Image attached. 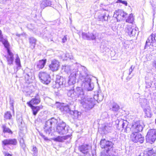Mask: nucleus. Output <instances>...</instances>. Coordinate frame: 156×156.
<instances>
[{
  "label": "nucleus",
  "mask_w": 156,
  "mask_h": 156,
  "mask_svg": "<svg viewBox=\"0 0 156 156\" xmlns=\"http://www.w3.org/2000/svg\"><path fill=\"white\" fill-rule=\"evenodd\" d=\"M127 15V14L122 10H119L115 12L113 17L115 18L117 20V21H118V19L120 18V16L123 18H125Z\"/></svg>",
  "instance_id": "obj_15"
},
{
  "label": "nucleus",
  "mask_w": 156,
  "mask_h": 156,
  "mask_svg": "<svg viewBox=\"0 0 156 156\" xmlns=\"http://www.w3.org/2000/svg\"><path fill=\"white\" fill-rule=\"evenodd\" d=\"M143 128V125L140 122H137L132 125V132L139 133L141 131Z\"/></svg>",
  "instance_id": "obj_8"
},
{
  "label": "nucleus",
  "mask_w": 156,
  "mask_h": 156,
  "mask_svg": "<svg viewBox=\"0 0 156 156\" xmlns=\"http://www.w3.org/2000/svg\"><path fill=\"white\" fill-rule=\"evenodd\" d=\"M8 55L6 57L8 64L9 65L12 64L13 61V54L9 49H8Z\"/></svg>",
  "instance_id": "obj_16"
},
{
  "label": "nucleus",
  "mask_w": 156,
  "mask_h": 156,
  "mask_svg": "<svg viewBox=\"0 0 156 156\" xmlns=\"http://www.w3.org/2000/svg\"><path fill=\"white\" fill-rule=\"evenodd\" d=\"M3 42V44L4 45L5 47L7 48V51H8V49H9V44L8 42V41L6 40H4V41L2 40V41Z\"/></svg>",
  "instance_id": "obj_44"
},
{
  "label": "nucleus",
  "mask_w": 156,
  "mask_h": 156,
  "mask_svg": "<svg viewBox=\"0 0 156 156\" xmlns=\"http://www.w3.org/2000/svg\"><path fill=\"white\" fill-rule=\"evenodd\" d=\"M33 87L32 86L25 87L23 89V91L27 95H30L33 91Z\"/></svg>",
  "instance_id": "obj_23"
},
{
  "label": "nucleus",
  "mask_w": 156,
  "mask_h": 156,
  "mask_svg": "<svg viewBox=\"0 0 156 156\" xmlns=\"http://www.w3.org/2000/svg\"><path fill=\"white\" fill-rule=\"evenodd\" d=\"M20 145L23 149H24L26 145L24 143V141L23 138H21L20 140Z\"/></svg>",
  "instance_id": "obj_43"
},
{
  "label": "nucleus",
  "mask_w": 156,
  "mask_h": 156,
  "mask_svg": "<svg viewBox=\"0 0 156 156\" xmlns=\"http://www.w3.org/2000/svg\"><path fill=\"white\" fill-rule=\"evenodd\" d=\"M33 151H34V155H35L37 152V148L35 147H33Z\"/></svg>",
  "instance_id": "obj_49"
},
{
  "label": "nucleus",
  "mask_w": 156,
  "mask_h": 156,
  "mask_svg": "<svg viewBox=\"0 0 156 156\" xmlns=\"http://www.w3.org/2000/svg\"><path fill=\"white\" fill-rule=\"evenodd\" d=\"M116 126L117 128L120 129V127L123 128H125V125L127 124V122L126 120H123L122 119H118L115 121Z\"/></svg>",
  "instance_id": "obj_17"
},
{
  "label": "nucleus",
  "mask_w": 156,
  "mask_h": 156,
  "mask_svg": "<svg viewBox=\"0 0 156 156\" xmlns=\"http://www.w3.org/2000/svg\"><path fill=\"white\" fill-rule=\"evenodd\" d=\"M101 48H102L103 49V50L105 51L108 48L106 45H101Z\"/></svg>",
  "instance_id": "obj_50"
},
{
  "label": "nucleus",
  "mask_w": 156,
  "mask_h": 156,
  "mask_svg": "<svg viewBox=\"0 0 156 156\" xmlns=\"http://www.w3.org/2000/svg\"><path fill=\"white\" fill-rule=\"evenodd\" d=\"M30 106L32 109L33 114L34 115H36L37 112L39 111L40 107L39 106H34L32 105H30Z\"/></svg>",
  "instance_id": "obj_27"
},
{
  "label": "nucleus",
  "mask_w": 156,
  "mask_h": 156,
  "mask_svg": "<svg viewBox=\"0 0 156 156\" xmlns=\"http://www.w3.org/2000/svg\"><path fill=\"white\" fill-rule=\"evenodd\" d=\"M67 37L66 36H65L62 39V42L63 43H65L67 41Z\"/></svg>",
  "instance_id": "obj_52"
},
{
  "label": "nucleus",
  "mask_w": 156,
  "mask_h": 156,
  "mask_svg": "<svg viewBox=\"0 0 156 156\" xmlns=\"http://www.w3.org/2000/svg\"><path fill=\"white\" fill-rule=\"evenodd\" d=\"M95 100V101H97L98 102L102 101L103 99V95L101 93H99L97 95H95L93 98Z\"/></svg>",
  "instance_id": "obj_26"
},
{
  "label": "nucleus",
  "mask_w": 156,
  "mask_h": 156,
  "mask_svg": "<svg viewBox=\"0 0 156 156\" xmlns=\"http://www.w3.org/2000/svg\"><path fill=\"white\" fill-rule=\"evenodd\" d=\"M109 151L110 153L108 152V153H107V155L103 153H101V156H116L114 154V152H113L111 151Z\"/></svg>",
  "instance_id": "obj_39"
},
{
  "label": "nucleus",
  "mask_w": 156,
  "mask_h": 156,
  "mask_svg": "<svg viewBox=\"0 0 156 156\" xmlns=\"http://www.w3.org/2000/svg\"><path fill=\"white\" fill-rule=\"evenodd\" d=\"M75 68L72 70L71 73L69 76V79L68 81V84L72 85L76 83V78H78L83 82L84 89L87 91H91L94 88L93 84L91 83V76L89 75L86 68L79 64L76 63Z\"/></svg>",
  "instance_id": "obj_1"
},
{
  "label": "nucleus",
  "mask_w": 156,
  "mask_h": 156,
  "mask_svg": "<svg viewBox=\"0 0 156 156\" xmlns=\"http://www.w3.org/2000/svg\"><path fill=\"white\" fill-rule=\"evenodd\" d=\"M122 3L125 5L126 6L127 5V3L126 1H122Z\"/></svg>",
  "instance_id": "obj_55"
},
{
  "label": "nucleus",
  "mask_w": 156,
  "mask_h": 156,
  "mask_svg": "<svg viewBox=\"0 0 156 156\" xmlns=\"http://www.w3.org/2000/svg\"><path fill=\"white\" fill-rule=\"evenodd\" d=\"M2 144L4 146L7 145H16L17 143V141L15 139H5L2 141Z\"/></svg>",
  "instance_id": "obj_14"
},
{
  "label": "nucleus",
  "mask_w": 156,
  "mask_h": 156,
  "mask_svg": "<svg viewBox=\"0 0 156 156\" xmlns=\"http://www.w3.org/2000/svg\"><path fill=\"white\" fill-rule=\"evenodd\" d=\"M133 17L132 14H130L128 18L126 20V22L129 23H132L133 21Z\"/></svg>",
  "instance_id": "obj_34"
},
{
  "label": "nucleus",
  "mask_w": 156,
  "mask_h": 156,
  "mask_svg": "<svg viewBox=\"0 0 156 156\" xmlns=\"http://www.w3.org/2000/svg\"><path fill=\"white\" fill-rule=\"evenodd\" d=\"M153 64V66L156 69V60L154 61Z\"/></svg>",
  "instance_id": "obj_57"
},
{
  "label": "nucleus",
  "mask_w": 156,
  "mask_h": 156,
  "mask_svg": "<svg viewBox=\"0 0 156 156\" xmlns=\"http://www.w3.org/2000/svg\"><path fill=\"white\" fill-rule=\"evenodd\" d=\"M150 87H151V86L150 85L147 86H146V88H148Z\"/></svg>",
  "instance_id": "obj_61"
},
{
  "label": "nucleus",
  "mask_w": 156,
  "mask_h": 156,
  "mask_svg": "<svg viewBox=\"0 0 156 156\" xmlns=\"http://www.w3.org/2000/svg\"><path fill=\"white\" fill-rule=\"evenodd\" d=\"M60 66L59 62L58 61L54 59L51 60V63L49 65V67L50 69L52 71H57Z\"/></svg>",
  "instance_id": "obj_9"
},
{
  "label": "nucleus",
  "mask_w": 156,
  "mask_h": 156,
  "mask_svg": "<svg viewBox=\"0 0 156 156\" xmlns=\"http://www.w3.org/2000/svg\"><path fill=\"white\" fill-rule=\"evenodd\" d=\"M92 156H96V154H94L93 153H92Z\"/></svg>",
  "instance_id": "obj_60"
},
{
  "label": "nucleus",
  "mask_w": 156,
  "mask_h": 156,
  "mask_svg": "<svg viewBox=\"0 0 156 156\" xmlns=\"http://www.w3.org/2000/svg\"><path fill=\"white\" fill-rule=\"evenodd\" d=\"M74 92L73 90L71 89V90H69L67 93L68 96L69 97H73L74 94Z\"/></svg>",
  "instance_id": "obj_48"
},
{
  "label": "nucleus",
  "mask_w": 156,
  "mask_h": 156,
  "mask_svg": "<svg viewBox=\"0 0 156 156\" xmlns=\"http://www.w3.org/2000/svg\"><path fill=\"white\" fill-rule=\"evenodd\" d=\"M89 32L88 33H86L85 32H83L82 33V38L84 39H87L89 40Z\"/></svg>",
  "instance_id": "obj_42"
},
{
  "label": "nucleus",
  "mask_w": 156,
  "mask_h": 156,
  "mask_svg": "<svg viewBox=\"0 0 156 156\" xmlns=\"http://www.w3.org/2000/svg\"><path fill=\"white\" fill-rule=\"evenodd\" d=\"M75 92L79 99L80 103L85 108L86 111L89 110L93 108L96 104L95 100L93 98H86L82 88L77 87Z\"/></svg>",
  "instance_id": "obj_2"
},
{
  "label": "nucleus",
  "mask_w": 156,
  "mask_h": 156,
  "mask_svg": "<svg viewBox=\"0 0 156 156\" xmlns=\"http://www.w3.org/2000/svg\"><path fill=\"white\" fill-rule=\"evenodd\" d=\"M59 108L62 111L68 112L69 111V106L64 104L61 105L59 106Z\"/></svg>",
  "instance_id": "obj_29"
},
{
  "label": "nucleus",
  "mask_w": 156,
  "mask_h": 156,
  "mask_svg": "<svg viewBox=\"0 0 156 156\" xmlns=\"http://www.w3.org/2000/svg\"><path fill=\"white\" fill-rule=\"evenodd\" d=\"M156 41V35L154 34H151L148 38L146 41L145 48H147L150 45H153L154 43Z\"/></svg>",
  "instance_id": "obj_10"
},
{
  "label": "nucleus",
  "mask_w": 156,
  "mask_h": 156,
  "mask_svg": "<svg viewBox=\"0 0 156 156\" xmlns=\"http://www.w3.org/2000/svg\"><path fill=\"white\" fill-rule=\"evenodd\" d=\"M71 68L72 67L69 66H65L64 69L65 72H66L67 73H68L70 71Z\"/></svg>",
  "instance_id": "obj_46"
},
{
  "label": "nucleus",
  "mask_w": 156,
  "mask_h": 156,
  "mask_svg": "<svg viewBox=\"0 0 156 156\" xmlns=\"http://www.w3.org/2000/svg\"><path fill=\"white\" fill-rule=\"evenodd\" d=\"M5 156H12V155L6 152L4 153Z\"/></svg>",
  "instance_id": "obj_54"
},
{
  "label": "nucleus",
  "mask_w": 156,
  "mask_h": 156,
  "mask_svg": "<svg viewBox=\"0 0 156 156\" xmlns=\"http://www.w3.org/2000/svg\"><path fill=\"white\" fill-rule=\"evenodd\" d=\"M143 110L145 114V116L147 117L150 118L151 116V112L150 106L143 108Z\"/></svg>",
  "instance_id": "obj_25"
},
{
  "label": "nucleus",
  "mask_w": 156,
  "mask_h": 156,
  "mask_svg": "<svg viewBox=\"0 0 156 156\" xmlns=\"http://www.w3.org/2000/svg\"><path fill=\"white\" fill-rule=\"evenodd\" d=\"M139 103L143 109L147 108V107L150 106L147 100L145 98H140Z\"/></svg>",
  "instance_id": "obj_19"
},
{
  "label": "nucleus",
  "mask_w": 156,
  "mask_h": 156,
  "mask_svg": "<svg viewBox=\"0 0 156 156\" xmlns=\"http://www.w3.org/2000/svg\"><path fill=\"white\" fill-rule=\"evenodd\" d=\"M108 18H110V17L109 16L108 12L107 11L98 16L99 20L102 21H108Z\"/></svg>",
  "instance_id": "obj_20"
},
{
  "label": "nucleus",
  "mask_w": 156,
  "mask_h": 156,
  "mask_svg": "<svg viewBox=\"0 0 156 156\" xmlns=\"http://www.w3.org/2000/svg\"><path fill=\"white\" fill-rule=\"evenodd\" d=\"M138 156H146L145 153L144 152L141 153L140 154V155H138Z\"/></svg>",
  "instance_id": "obj_56"
},
{
  "label": "nucleus",
  "mask_w": 156,
  "mask_h": 156,
  "mask_svg": "<svg viewBox=\"0 0 156 156\" xmlns=\"http://www.w3.org/2000/svg\"><path fill=\"white\" fill-rule=\"evenodd\" d=\"M72 112L73 113H71V114L73 115L74 117L73 118L74 119H76L78 118L79 115V112L77 111H73Z\"/></svg>",
  "instance_id": "obj_40"
},
{
  "label": "nucleus",
  "mask_w": 156,
  "mask_h": 156,
  "mask_svg": "<svg viewBox=\"0 0 156 156\" xmlns=\"http://www.w3.org/2000/svg\"><path fill=\"white\" fill-rule=\"evenodd\" d=\"M16 35L17 36H18L19 37H20V34H16Z\"/></svg>",
  "instance_id": "obj_62"
},
{
  "label": "nucleus",
  "mask_w": 156,
  "mask_h": 156,
  "mask_svg": "<svg viewBox=\"0 0 156 156\" xmlns=\"http://www.w3.org/2000/svg\"><path fill=\"white\" fill-rule=\"evenodd\" d=\"M91 148L90 146L85 144L79 147V149L84 154H87L89 150Z\"/></svg>",
  "instance_id": "obj_18"
},
{
  "label": "nucleus",
  "mask_w": 156,
  "mask_h": 156,
  "mask_svg": "<svg viewBox=\"0 0 156 156\" xmlns=\"http://www.w3.org/2000/svg\"><path fill=\"white\" fill-rule=\"evenodd\" d=\"M122 0H117V1L116 2L117 3L119 2V3H122Z\"/></svg>",
  "instance_id": "obj_59"
},
{
  "label": "nucleus",
  "mask_w": 156,
  "mask_h": 156,
  "mask_svg": "<svg viewBox=\"0 0 156 156\" xmlns=\"http://www.w3.org/2000/svg\"><path fill=\"white\" fill-rule=\"evenodd\" d=\"M41 136H42L44 138V140H48V138L47 137H46L45 136L43 135H41Z\"/></svg>",
  "instance_id": "obj_58"
},
{
  "label": "nucleus",
  "mask_w": 156,
  "mask_h": 156,
  "mask_svg": "<svg viewBox=\"0 0 156 156\" xmlns=\"http://www.w3.org/2000/svg\"><path fill=\"white\" fill-rule=\"evenodd\" d=\"M89 40H94L96 39V36L92 33H89Z\"/></svg>",
  "instance_id": "obj_45"
},
{
  "label": "nucleus",
  "mask_w": 156,
  "mask_h": 156,
  "mask_svg": "<svg viewBox=\"0 0 156 156\" xmlns=\"http://www.w3.org/2000/svg\"><path fill=\"white\" fill-rule=\"evenodd\" d=\"M100 144L101 148L105 149L107 153L111 151L113 145L112 142L107 141L105 139L101 140Z\"/></svg>",
  "instance_id": "obj_4"
},
{
  "label": "nucleus",
  "mask_w": 156,
  "mask_h": 156,
  "mask_svg": "<svg viewBox=\"0 0 156 156\" xmlns=\"http://www.w3.org/2000/svg\"><path fill=\"white\" fill-rule=\"evenodd\" d=\"M46 59L40 60L37 63V67L39 69H43L46 63Z\"/></svg>",
  "instance_id": "obj_22"
},
{
  "label": "nucleus",
  "mask_w": 156,
  "mask_h": 156,
  "mask_svg": "<svg viewBox=\"0 0 156 156\" xmlns=\"http://www.w3.org/2000/svg\"><path fill=\"white\" fill-rule=\"evenodd\" d=\"M70 137V136L67 135L66 136H58L56 138H54L53 139V140L55 141L60 142H62L64 141V140L68 139V138Z\"/></svg>",
  "instance_id": "obj_21"
},
{
  "label": "nucleus",
  "mask_w": 156,
  "mask_h": 156,
  "mask_svg": "<svg viewBox=\"0 0 156 156\" xmlns=\"http://www.w3.org/2000/svg\"><path fill=\"white\" fill-rule=\"evenodd\" d=\"M61 121L59 119H56L54 118H52L46 121V125L49 127H51L52 126H54L56 125H57L58 124L59 122H60Z\"/></svg>",
  "instance_id": "obj_12"
},
{
  "label": "nucleus",
  "mask_w": 156,
  "mask_h": 156,
  "mask_svg": "<svg viewBox=\"0 0 156 156\" xmlns=\"http://www.w3.org/2000/svg\"><path fill=\"white\" fill-rule=\"evenodd\" d=\"M39 76L41 82L44 84H48L51 81V78L49 75L45 72H40Z\"/></svg>",
  "instance_id": "obj_7"
},
{
  "label": "nucleus",
  "mask_w": 156,
  "mask_h": 156,
  "mask_svg": "<svg viewBox=\"0 0 156 156\" xmlns=\"http://www.w3.org/2000/svg\"><path fill=\"white\" fill-rule=\"evenodd\" d=\"M125 126H126L125 129V132L126 133H129L130 131L132 132V125L130 124H128L127 122V124L125 125Z\"/></svg>",
  "instance_id": "obj_32"
},
{
  "label": "nucleus",
  "mask_w": 156,
  "mask_h": 156,
  "mask_svg": "<svg viewBox=\"0 0 156 156\" xmlns=\"http://www.w3.org/2000/svg\"><path fill=\"white\" fill-rule=\"evenodd\" d=\"M62 58H64V59L67 60L68 58L70 59H73V57L71 53H66V54H63L62 56Z\"/></svg>",
  "instance_id": "obj_30"
},
{
  "label": "nucleus",
  "mask_w": 156,
  "mask_h": 156,
  "mask_svg": "<svg viewBox=\"0 0 156 156\" xmlns=\"http://www.w3.org/2000/svg\"><path fill=\"white\" fill-rule=\"evenodd\" d=\"M40 100L39 98H36L32 99L30 102L27 103L29 106H30V105L37 104L39 103Z\"/></svg>",
  "instance_id": "obj_28"
},
{
  "label": "nucleus",
  "mask_w": 156,
  "mask_h": 156,
  "mask_svg": "<svg viewBox=\"0 0 156 156\" xmlns=\"http://www.w3.org/2000/svg\"><path fill=\"white\" fill-rule=\"evenodd\" d=\"M119 109V106L116 103H114L112 104V110L113 111L117 112Z\"/></svg>",
  "instance_id": "obj_33"
},
{
  "label": "nucleus",
  "mask_w": 156,
  "mask_h": 156,
  "mask_svg": "<svg viewBox=\"0 0 156 156\" xmlns=\"http://www.w3.org/2000/svg\"><path fill=\"white\" fill-rule=\"evenodd\" d=\"M125 31L130 36H133L136 34L137 32L136 29L132 28V27L131 25L126 26L125 28Z\"/></svg>",
  "instance_id": "obj_13"
},
{
  "label": "nucleus",
  "mask_w": 156,
  "mask_h": 156,
  "mask_svg": "<svg viewBox=\"0 0 156 156\" xmlns=\"http://www.w3.org/2000/svg\"><path fill=\"white\" fill-rule=\"evenodd\" d=\"M130 139L134 143H142L144 142V137L139 133L132 132L130 135Z\"/></svg>",
  "instance_id": "obj_5"
},
{
  "label": "nucleus",
  "mask_w": 156,
  "mask_h": 156,
  "mask_svg": "<svg viewBox=\"0 0 156 156\" xmlns=\"http://www.w3.org/2000/svg\"><path fill=\"white\" fill-rule=\"evenodd\" d=\"M12 116L9 112H7L5 114L4 117L6 119H10Z\"/></svg>",
  "instance_id": "obj_41"
},
{
  "label": "nucleus",
  "mask_w": 156,
  "mask_h": 156,
  "mask_svg": "<svg viewBox=\"0 0 156 156\" xmlns=\"http://www.w3.org/2000/svg\"><path fill=\"white\" fill-rule=\"evenodd\" d=\"M156 139V130L151 129L149 130L146 136V140L147 142L152 144Z\"/></svg>",
  "instance_id": "obj_6"
},
{
  "label": "nucleus",
  "mask_w": 156,
  "mask_h": 156,
  "mask_svg": "<svg viewBox=\"0 0 156 156\" xmlns=\"http://www.w3.org/2000/svg\"><path fill=\"white\" fill-rule=\"evenodd\" d=\"M112 126V122L105 123L102 126V130L105 133L111 132L113 129Z\"/></svg>",
  "instance_id": "obj_11"
},
{
  "label": "nucleus",
  "mask_w": 156,
  "mask_h": 156,
  "mask_svg": "<svg viewBox=\"0 0 156 156\" xmlns=\"http://www.w3.org/2000/svg\"><path fill=\"white\" fill-rule=\"evenodd\" d=\"M15 62L18 66L17 68L21 67L20 60L18 55H16V58L15 60Z\"/></svg>",
  "instance_id": "obj_37"
},
{
  "label": "nucleus",
  "mask_w": 156,
  "mask_h": 156,
  "mask_svg": "<svg viewBox=\"0 0 156 156\" xmlns=\"http://www.w3.org/2000/svg\"><path fill=\"white\" fill-rule=\"evenodd\" d=\"M51 2L50 0H44L41 2V8L44 9L45 7L50 6Z\"/></svg>",
  "instance_id": "obj_24"
},
{
  "label": "nucleus",
  "mask_w": 156,
  "mask_h": 156,
  "mask_svg": "<svg viewBox=\"0 0 156 156\" xmlns=\"http://www.w3.org/2000/svg\"><path fill=\"white\" fill-rule=\"evenodd\" d=\"M144 152L146 156H155L156 155L155 152L153 149Z\"/></svg>",
  "instance_id": "obj_31"
},
{
  "label": "nucleus",
  "mask_w": 156,
  "mask_h": 156,
  "mask_svg": "<svg viewBox=\"0 0 156 156\" xmlns=\"http://www.w3.org/2000/svg\"><path fill=\"white\" fill-rule=\"evenodd\" d=\"M51 127H49L48 126H47L46 124L44 128V130L46 133L49 134L51 131Z\"/></svg>",
  "instance_id": "obj_38"
},
{
  "label": "nucleus",
  "mask_w": 156,
  "mask_h": 156,
  "mask_svg": "<svg viewBox=\"0 0 156 156\" xmlns=\"http://www.w3.org/2000/svg\"><path fill=\"white\" fill-rule=\"evenodd\" d=\"M62 77H61L60 76H58L56 78V83H58L59 85H62L63 84Z\"/></svg>",
  "instance_id": "obj_35"
},
{
  "label": "nucleus",
  "mask_w": 156,
  "mask_h": 156,
  "mask_svg": "<svg viewBox=\"0 0 156 156\" xmlns=\"http://www.w3.org/2000/svg\"><path fill=\"white\" fill-rule=\"evenodd\" d=\"M11 101H10V104H11Z\"/></svg>",
  "instance_id": "obj_63"
},
{
  "label": "nucleus",
  "mask_w": 156,
  "mask_h": 156,
  "mask_svg": "<svg viewBox=\"0 0 156 156\" xmlns=\"http://www.w3.org/2000/svg\"><path fill=\"white\" fill-rule=\"evenodd\" d=\"M3 131L4 133H9L11 134L12 133L11 130L8 128L6 127L5 126H2Z\"/></svg>",
  "instance_id": "obj_36"
},
{
  "label": "nucleus",
  "mask_w": 156,
  "mask_h": 156,
  "mask_svg": "<svg viewBox=\"0 0 156 156\" xmlns=\"http://www.w3.org/2000/svg\"><path fill=\"white\" fill-rule=\"evenodd\" d=\"M36 41V40L33 37H31L29 39V42L30 44H35Z\"/></svg>",
  "instance_id": "obj_47"
},
{
  "label": "nucleus",
  "mask_w": 156,
  "mask_h": 156,
  "mask_svg": "<svg viewBox=\"0 0 156 156\" xmlns=\"http://www.w3.org/2000/svg\"><path fill=\"white\" fill-rule=\"evenodd\" d=\"M133 66H131L130 67V68L129 69V75H130L131 73H132V71L134 69V67H133Z\"/></svg>",
  "instance_id": "obj_51"
},
{
  "label": "nucleus",
  "mask_w": 156,
  "mask_h": 156,
  "mask_svg": "<svg viewBox=\"0 0 156 156\" xmlns=\"http://www.w3.org/2000/svg\"><path fill=\"white\" fill-rule=\"evenodd\" d=\"M68 127L66 126L65 123L61 121L58 124L56 131L59 134L64 135L68 133Z\"/></svg>",
  "instance_id": "obj_3"
},
{
  "label": "nucleus",
  "mask_w": 156,
  "mask_h": 156,
  "mask_svg": "<svg viewBox=\"0 0 156 156\" xmlns=\"http://www.w3.org/2000/svg\"><path fill=\"white\" fill-rule=\"evenodd\" d=\"M3 39V35L2 34V32L1 30H0V41H2Z\"/></svg>",
  "instance_id": "obj_53"
}]
</instances>
